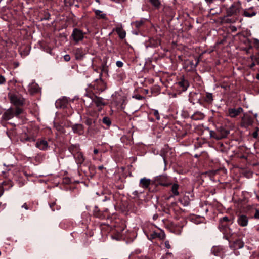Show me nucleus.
Segmentation results:
<instances>
[{"label": "nucleus", "mask_w": 259, "mask_h": 259, "mask_svg": "<svg viewBox=\"0 0 259 259\" xmlns=\"http://www.w3.org/2000/svg\"><path fill=\"white\" fill-rule=\"evenodd\" d=\"M152 5L156 9H159L161 6L159 0H149Z\"/></svg>", "instance_id": "cd10ccee"}, {"label": "nucleus", "mask_w": 259, "mask_h": 259, "mask_svg": "<svg viewBox=\"0 0 259 259\" xmlns=\"http://www.w3.org/2000/svg\"><path fill=\"white\" fill-rule=\"evenodd\" d=\"M116 66L119 67V68H120V67H122L123 65V63L122 61H117L116 62Z\"/></svg>", "instance_id": "e433bc0d"}, {"label": "nucleus", "mask_w": 259, "mask_h": 259, "mask_svg": "<svg viewBox=\"0 0 259 259\" xmlns=\"http://www.w3.org/2000/svg\"><path fill=\"white\" fill-rule=\"evenodd\" d=\"M135 98L138 100H142L144 97L140 95H137L135 96Z\"/></svg>", "instance_id": "a18cd8bd"}, {"label": "nucleus", "mask_w": 259, "mask_h": 259, "mask_svg": "<svg viewBox=\"0 0 259 259\" xmlns=\"http://www.w3.org/2000/svg\"><path fill=\"white\" fill-rule=\"evenodd\" d=\"M253 44L255 48H256L257 49H259V40L258 39H253Z\"/></svg>", "instance_id": "f704fd0d"}, {"label": "nucleus", "mask_w": 259, "mask_h": 259, "mask_svg": "<svg viewBox=\"0 0 259 259\" xmlns=\"http://www.w3.org/2000/svg\"><path fill=\"white\" fill-rule=\"evenodd\" d=\"M205 1L207 3H212L214 0H205Z\"/></svg>", "instance_id": "5fc2aeb1"}, {"label": "nucleus", "mask_w": 259, "mask_h": 259, "mask_svg": "<svg viewBox=\"0 0 259 259\" xmlns=\"http://www.w3.org/2000/svg\"><path fill=\"white\" fill-rule=\"evenodd\" d=\"M68 150L73 155L80 151V146L78 144L71 145L69 147Z\"/></svg>", "instance_id": "ddd939ff"}, {"label": "nucleus", "mask_w": 259, "mask_h": 259, "mask_svg": "<svg viewBox=\"0 0 259 259\" xmlns=\"http://www.w3.org/2000/svg\"><path fill=\"white\" fill-rule=\"evenodd\" d=\"M14 115V111L12 109L10 108L4 113L3 117L5 120H8L12 118Z\"/></svg>", "instance_id": "4468645a"}, {"label": "nucleus", "mask_w": 259, "mask_h": 259, "mask_svg": "<svg viewBox=\"0 0 259 259\" xmlns=\"http://www.w3.org/2000/svg\"><path fill=\"white\" fill-rule=\"evenodd\" d=\"M71 37H72L73 40L77 43L83 39L84 35L80 30L75 28L73 30Z\"/></svg>", "instance_id": "39448f33"}, {"label": "nucleus", "mask_w": 259, "mask_h": 259, "mask_svg": "<svg viewBox=\"0 0 259 259\" xmlns=\"http://www.w3.org/2000/svg\"><path fill=\"white\" fill-rule=\"evenodd\" d=\"M8 96L11 102L15 106L17 107L23 105L24 100L19 94L10 92Z\"/></svg>", "instance_id": "f03ea898"}, {"label": "nucleus", "mask_w": 259, "mask_h": 259, "mask_svg": "<svg viewBox=\"0 0 259 259\" xmlns=\"http://www.w3.org/2000/svg\"><path fill=\"white\" fill-rule=\"evenodd\" d=\"M190 64H191V66H192V68H195V67H196V66L197 65V64H198V62H197L195 64H194L192 62H192H190Z\"/></svg>", "instance_id": "8fccbe9b"}, {"label": "nucleus", "mask_w": 259, "mask_h": 259, "mask_svg": "<svg viewBox=\"0 0 259 259\" xmlns=\"http://www.w3.org/2000/svg\"><path fill=\"white\" fill-rule=\"evenodd\" d=\"M98 152H99V151H98V150L97 149H95L94 150V153L95 154H98Z\"/></svg>", "instance_id": "864d4df0"}, {"label": "nucleus", "mask_w": 259, "mask_h": 259, "mask_svg": "<svg viewBox=\"0 0 259 259\" xmlns=\"http://www.w3.org/2000/svg\"><path fill=\"white\" fill-rule=\"evenodd\" d=\"M104 168V166L103 165L99 166L98 167V169L100 170H102Z\"/></svg>", "instance_id": "6e6d98bb"}, {"label": "nucleus", "mask_w": 259, "mask_h": 259, "mask_svg": "<svg viewBox=\"0 0 259 259\" xmlns=\"http://www.w3.org/2000/svg\"><path fill=\"white\" fill-rule=\"evenodd\" d=\"M153 238L158 237L160 240H163L165 239L166 235L164 232L162 231H161L159 233L154 232L152 234Z\"/></svg>", "instance_id": "4be33fe9"}, {"label": "nucleus", "mask_w": 259, "mask_h": 259, "mask_svg": "<svg viewBox=\"0 0 259 259\" xmlns=\"http://www.w3.org/2000/svg\"><path fill=\"white\" fill-rule=\"evenodd\" d=\"M75 58L77 60H81L84 56L82 50L80 49H77L75 50Z\"/></svg>", "instance_id": "aec40b11"}, {"label": "nucleus", "mask_w": 259, "mask_h": 259, "mask_svg": "<svg viewBox=\"0 0 259 259\" xmlns=\"http://www.w3.org/2000/svg\"><path fill=\"white\" fill-rule=\"evenodd\" d=\"M115 31L121 39H123L125 37L126 32L121 27L116 28Z\"/></svg>", "instance_id": "f3484780"}, {"label": "nucleus", "mask_w": 259, "mask_h": 259, "mask_svg": "<svg viewBox=\"0 0 259 259\" xmlns=\"http://www.w3.org/2000/svg\"><path fill=\"white\" fill-rule=\"evenodd\" d=\"M72 129L74 133L81 135L83 132V125L80 124H76L72 126Z\"/></svg>", "instance_id": "2eb2a0df"}, {"label": "nucleus", "mask_w": 259, "mask_h": 259, "mask_svg": "<svg viewBox=\"0 0 259 259\" xmlns=\"http://www.w3.org/2000/svg\"><path fill=\"white\" fill-rule=\"evenodd\" d=\"M90 97L92 99V102L94 103L98 107H101L105 105L103 98L101 97H97L94 95H92Z\"/></svg>", "instance_id": "0eeeda50"}, {"label": "nucleus", "mask_w": 259, "mask_h": 259, "mask_svg": "<svg viewBox=\"0 0 259 259\" xmlns=\"http://www.w3.org/2000/svg\"><path fill=\"white\" fill-rule=\"evenodd\" d=\"M243 111V110L241 107H239L237 109L230 108L228 109V113L230 117L234 118L242 112Z\"/></svg>", "instance_id": "6e6552de"}, {"label": "nucleus", "mask_w": 259, "mask_h": 259, "mask_svg": "<svg viewBox=\"0 0 259 259\" xmlns=\"http://www.w3.org/2000/svg\"><path fill=\"white\" fill-rule=\"evenodd\" d=\"M220 221L224 222V223H227L229 224H232L233 222V220L231 218H229L228 217H223V218H221L220 219Z\"/></svg>", "instance_id": "c85d7f7f"}, {"label": "nucleus", "mask_w": 259, "mask_h": 259, "mask_svg": "<svg viewBox=\"0 0 259 259\" xmlns=\"http://www.w3.org/2000/svg\"><path fill=\"white\" fill-rule=\"evenodd\" d=\"M244 246V243L240 239L236 240L234 243V247L235 249H240Z\"/></svg>", "instance_id": "5701e85b"}, {"label": "nucleus", "mask_w": 259, "mask_h": 259, "mask_svg": "<svg viewBox=\"0 0 259 259\" xmlns=\"http://www.w3.org/2000/svg\"><path fill=\"white\" fill-rule=\"evenodd\" d=\"M204 117V115L202 113L200 112H196L192 115L191 118L193 120H198L203 119Z\"/></svg>", "instance_id": "a211bd4d"}, {"label": "nucleus", "mask_w": 259, "mask_h": 259, "mask_svg": "<svg viewBox=\"0 0 259 259\" xmlns=\"http://www.w3.org/2000/svg\"><path fill=\"white\" fill-rule=\"evenodd\" d=\"M76 162L78 165L80 166L84 161L85 157L81 152H79L73 155Z\"/></svg>", "instance_id": "1a4fd4ad"}, {"label": "nucleus", "mask_w": 259, "mask_h": 259, "mask_svg": "<svg viewBox=\"0 0 259 259\" xmlns=\"http://www.w3.org/2000/svg\"><path fill=\"white\" fill-rule=\"evenodd\" d=\"M64 59L65 61H69L70 60V57L69 55L67 54L64 56Z\"/></svg>", "instance_id": "58836bf2"}, {"label": "nucleus", "mask_w": 259, "mask_h": 259, "mask_svg": "<svg viewBox=\"0 0 259 259\" xmlns=\"http://www.w3.org/2000/svg\"><path fill=\"white\" fill-rule=\"evenodd\" d=\"M213 100L212 94L210 93H207L205 96L204 97V101L208 103H211Z\"/></svg>", "instance_id": "a878e982"}, {"label": "nucleus", "mask_w": 259, "mask_h": 259, "mask_svg": "<svg viewBox=\"0 0 259 259\" xmlns=\"http://www.w3.org/2000/svg\"><path fill=\"white\" fill-rule=\"evenodd\" d=\"M102 122L108 126H110L111 124V120L108 117H104L102 119Z\"/></svg>", "instance_id": "2f4dec72"}, {"label": "nucleus", "mask_w": 259, "mask_h": 259, "mask_svg": "<svg viewBox=\"0 0 259 259\" xmlns=\"http://www.w3.org/2000/svg\"><path fill=\"white\" fill-rule=\"evenodd\" d=\"M241 9V4L239 3H234L226 10L228 16H235L238 18Z\"/></svg>", "instance_id": "f257e3e1"}, {"label": "nucleus", "mask_w": 259, "mask_h": 259, "mask_svg": "<svg viewBox=\"0 0 259 259\" xmlns=\"http://www.w3.org/2000/svg\"><path fill=\"white\" fill-rule=\"evenodd\" d=\"M22 112H23V110L21 108L17 107L15 111L14 112V114L16 116H18V115H20V114H21L22 113Z\"/></svg>", "instance_id": "72a5a7b5"}, {"label": "nucleus", "mask_w": 259, "mask_h": 259, "mask_svg": "<svg viewBox=\"0 0 259 259\" xmlns=\"http://www.w3.org/2000/svg\"><path fill=\"white\" fill-rule=\"evenodd\" d=\"M4 190L2 188H0V197L3 194Z\"/></svg>", "instance_id": "603ef678"}, {"label": "nucleus", "mask_w": 259, "mask_h": 259, "mask_svg": "<svg viewBox=\"0 0 259 259\" xmlns=\"http://www.w3.org/2000/svg\"><path fill=\"white\" fill-rule=\"evenodd\" d=\"M256 13L253 8L250 7L248 9H245L243 10V16L246 17H252L255 16Z\"/></svg>", "instance_id": "9d476101"}, {"label": "nucleus", "mask_w": 259, "mask_h": 259, "mask_svg": "<svg viewBox=\"0 0 259 259\" xmlns=\"http://www.w3.org/2000/svg\"><path fill=\"white\" fill-rule=\"evenodd\" d=\"M179 185L178 184L175 183L172 185L171 189V191L173 194L174 196H178L179 194L178 191Z\"/></svg>", "instance_id": "b1692460"}, {"label": "nucleus", "mask_w": 259, "mask_h": 259, "mask_svg": "<svg viewBox=\"0 0 259 259\" xmlns=\"http://www.w3.org/2000/svg\"><path fill=\"white\" fill-rule=\"evenodd\" d=\"M25 140L27 141L32 142V141H35V139L34 138H33V137H27L25 138Z\"/></svg>", "instance_id": "a19ab883"}, {"label": "nucleus", "mask_w": 259, "mask_h": 259, "mask_svg": "<svg viewBox=\"0 0 259 259\" xmlns=\"http://www.w3.org/2000/svg\"><path fill=\"white\" fill-rule=\"evenodd\" d=\"M258 130H259V129H258Z\"/></svg>", "instance_id": "bf43d9fd"}, {"label": "nucleus", "mask_w": 259, "mask_h": 259, "mask_svg": "<svg viewBox=\"0 0 259 259\" xmlns=\"http://www.w3.org/2000/svg\"><path fill=\"white\" fill-rule=\"evenodd\" d=\"M252 136L254 138H257L258 136V133L257 131H255L253 133Z\"/></svg>", "instance_id": "de8ad7c7"}, {"label": "nucleus", "mask_w": 259, "mask_h": 259, "mask_svg": "<svg viewBox=\"0 0 259 259\" xmlns=\"http://www.w3.org/2000/svg\"><path fill=\"white\" fill-rule=\"evenodd\" d=\"M252 61H255L257 64H259V52L255 55H252L250 56Z\"/></svg>", "instance_id": "7c9ffc66"}, {"label": "nucleus", "mask_w": 259, "mask_h": 259, "mask_svg": "<svg viewBox=\"0 0 259 259\" xmlns=\"http://www.w3.org/2000/svg\"><path fill=\"white\" fill-rule=\"evenodd\" d=\"M22 208H25V209L27 210L28 208V207H27V205L26 203H24L22 206Z\"/></svg>", "instance_id": "3c124183"}, {"label": "nucleus", "mask_w": 259, "mask_h": 259, "mask_svg": "<svg viewBox=\"0 0 259 259\" xmlns=\"http://www.w3.org/2000/svg\"><path fill=\"white\" fill-rule=\"evenodd\" d=\"M157 218H158V215L157 214H154L153 215V219L154 220H156Z\"/></svg>", "instance_id": "4d7b16f0"}, {"label": "nucleus", "mask_w": 259, "mask_h": 259, "mask_svg": "<svg viewBox=\"0 0 259 259\" xmlns=\"http://www.w3.org/2000/svg\"><path fill=\"white\" fill-rule=\"evenodd\" d=\"M255 61H252V63L250 65L249 67L252 68L256 65Z\"/></svg>", "instance_id": "49530a36"}, {"label": "nucleus", "mask_w": 259, "mask_h": 259, "mask_svg": "<svg viewBox=\"0 0 259 259\" xmlns=\"http://www.w3.org/2000/svg\"><path fill=\"white\" fill-rule=\"evenodd\" d=\"M223 250V248L222 247H215L213 248V251H215V250L220 251H222Z\"/></svg>", "instance_id": "ea45409f"}, {"label": "nucleus", "mask_w": 259, "mask_h": 259, "mask_svg": "<svg viewBox=\"0 0 259 259\" xmlns=\"http://www.w3.org/2000/svg\"><path fill=\"white\" fill-rule=\"evenodd\" d=\"M166 254L167 255H169V256H172V254L171 253H167Z\"/></svg>", "instance_id": "13d9d810"}, {"label": "nucleus", "mask_w": 259, "mask_h": 259, "mask_svg": "<svg viewBox=\"0 0 259 259\" xmlns=\"http://www.w3.org/2000/svg\"><path fill=\"white\" fill-rule=\"evenodd\" d=\"M36 147L41 150H46L48 148V143L45 140H40L36 143Z\"/></svg>", "instance_id": "f8f14e48"}, {"label": "nucleus", "mask_w": 259, "mask_h": 259, "mask_svg": "<svg viewBox=\"0 0 259 259\" xmlns=\"http://www.w3.org/2000/svg\"><path fill=\"white\" fill-rule=\"evenodd\" d=\"M230 29H231V31H233V32H235V31H236L237 30L236 27L235 26H231L230 27Z\"/></svg>", "instance_id": "09e8293b"}, {"label": "nucleus", "mask_w": 259, "mask_h": 259, "mask_svg": "<svg viewBox=\"0 0 259 259\" xmlns=\"http://www.w3.org/2000/svg\"><path fill=\"white\" fill-rule=\"evenodd\" d=\"M178 85L183 91H186L189 85L188 81L184 79L178 82Z\"/></svg>", "instance_id": "dca6fc26"}, {"label": "nucleus", "mask_w": 259, "mask_h": 259, "mask_svg": "<svg viewBox=\"0 0 259 259\" xmlns=\"http://www.w3.org/2000/svg\"><path fill=\"white\" fill-rule=\"evenodd\" d=\"M229 224L227 223H224L221 221H219V229L221 231H224L226 230L227 228L228 227Z\"/></svg>", "instance_id": "bb28decb"}, {"label": "nucleus", "mask_w": 259, "mask_h": 259, "mask_svg": "<svg viewBox=\"0 0 259 259\" xmlns=\"http://www.w3.org/2000/svg\"><path fill=\"white\" fill-rule=\"evenodd\" d=\"M96 16L98 19H105L106 14L103 13L102 11L99 10H94Z\"/></svg>", "instance_id": "412c9836"}, {"label": "nucleus", "mask_w": 259, "mask_h": 259, "mask_svg": "<svg viewBox=\"0 0 259 259\" xmlns=\"http://www.w3.org/2000/svg\"><path fill=\"white\" fill-rule=\"evenodd\" d=\"M253 122V119L252 117L247 114H244L241 119V126L242 127L247 128L251 126Z\"/></svg>", "instance_id": "20e7f679"}, {"label": "nucleus", "mask_w": 259, "mask_h": 259, "mask_svg": "<svg viewBox=\"0 0 259 259\" xmlns=\"http://www.w3.org/2000/svg\"><path fill=\"white\" fill-rule=\"evenodd\" d=\"M6 81V80L5 77L3 75H0V85L4 84L5 83Z\"/></svg>", "instance_id": "c9c22d12"}, {"label": "nucleus", "mask_w": 259, "mask_h": 259, "mask_svg": "<svg viewBox=\"0 0 259 259\" xmlns=\"http://www.w3.org/2000/svg\"><path fill=\"white\" fill-rule=\"evenodd\" d=\"M140 193H142V192H140ZM133 194L135 196V197H138L140 193L138 191H135L133 192Z\"/></svg>", "instance_id": "37998d69"}, {"label": "nucleus", "mask_w": 259, "mask_h": 259, "mask_svg": "<svg viewBox=\"0 0 259 259\" xmlns=\"http://www.w3.org/2000/svg\"><path fill=\"white\" fill-rule=\"evenodd\" d=\"M152 114L155 116L156 119H160V115L159 114V112L157 110H152Z\"/></svg>", "instance_id": "473e14b6"}, {"label": "nucleus", "mask_w": 259, "mask_h": 259, "mask_svg": "<svg viewBox=\"0 0 259 259\" xmlns=\"http://www.w3.org/2000/svg\"><path fill=\"white\" fill-rule=\"evenodd\" d=\"M238 224L241 227H246L249 222V218L245 214H239L237 220Z\"/></svg>", "instance_id": "423d86ee"}, {"label": "nucleus", "mask_w": 259, "mask_h": 259, "mask_svg": "<svg viewBox=\"0 0 259 259\" xmlns=\"http://www.w3.org/2000/svg\"><path fill=\"white\" fill-rule=\"evenodd\" d=\"M230 16H228L227 15L225 16L223 19V21L227 23H233L236 22L238 20L237 17L230 18Z\"/></svg>", "instance_id": "6ab92c4d"}, {"label": "nucleus", "mask_w": 259, "mask_h": 259, "mask_svg": "<svg viewBox=\"0 0 259 259\" xmlns=\"http://www.w3.org/2000/svg\"><path fill=\"white\" fill-rule=\"evenodd\" d=\"M155 185H160L163 186H168L171 184L168 177L165 175L157 176L154 180Z\"/></svg>", "instance_id": "7ed1b4c3"}, {"label": "nucleus", "mask_w": 259, "mask_h": 259, "mask_svg": "<svg viewBox=\"0 0 259 259\" xmlns=\"http://www.w3.org/2000/svg\"><path fill=\"white\" fill-rule=\"evenodd\" d=\"M165 244V246L166 248L167 249H169L170 248L171 246L169 244V241H166L164 243Z\"/></svg>", "instance_id": "c03bdc74"}, {"label": "nucleus", "mask_w": 259, "mask_h": 259, "mask_svg": "<svg viewBox=\"0 0 259 259\" xmlns=\"http://www.w3.org/2000/svg\"><path fill=\"white\" fill-rule=\"evenodd\" d=\"M95 122H96L95 120H93L92 119H91L90 118H87L85 119L84 122H85V124H87V125L90 126L89 129H91V128H92L91 126H92V124L93 123L95 124Z\"/></svg>", "instance_id": "c756f323"}, {"label": "nucleus", "mask_w": 259, "mask_h": 259, "mask_svg": "<svg viewBox=\"0 0 259 259\" xmlns=\"http://www.w3.org/2000/svg\"><path fill=\"white\" fill-rule=\"evenodd\" d=\"M143 24L142 21H137L135 22V25L137 27H139L141 26Z\"/></svg>", "instance_id": "79ce46f5"}, {"label": "nucleus", "mask_w": 259, "mask_h": 259, "mask_svg": "<svg viewBox=\"0 0 259 259\" xmlns=\"http://www.w3.org/2000/svg\"><path fill=\"white\" fill-rule=\"evenodd\" d=\"M153 183L151 182L150 179L144 178L140 180L139 185L143 188H147L150 185L152 186Z\"/></svg>", "instance_id": "9b49d317"}, {"label": "nucleus", "mask_w": 259, "mask_h": 259, "mask_svg": "<svg viewBox=\"0 0 259 259\" xmlns=\"http://www.w3.org/2000/svg\"><path fill=\"white\" fill-rule=\"evenodd\" d=\"M254 217L256 219H259V209H256L255 210V213L254 214Z\"/></svg>", "instance_id": "4c0bfd02"}, {"label": "nucleus", "mask_w": 259, "mask_h": 259, "mask_svg": "<svg viewBox=\"0 0 259 259\" xmlns=\"http://www.w3.org/2000/svg\"><path fill=\"white\" fill-rule=\"evenodd\" d=\"M66 103L67 99L66 98H63L57 101L56 106H59L60 107H63L66 106Z\"/></svg>", "instance_id": "393cba45"}]
</instances>
